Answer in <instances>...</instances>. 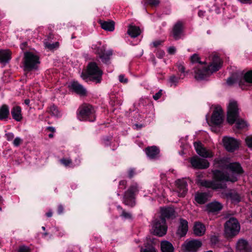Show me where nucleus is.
<instances>
[{
	"mask_svg": "<svg viewBox=\"0 0 252 252\" xmlns=\"http://www.w3.org/2000/svg\"><path fill=\"white\" fill-rule=\"evenodd\" d=\"M216 167H220L222 171H213V180L212 181L200 179V175L197 176L196 183L198 185L212 189H217L226 188V182H234L237 180V175L243 172L242 168L239 163H231L229 158H222L215 160Z\"/></svg>",
	"mask_w": 252,
	"mask_h": 252,
	"instance_id": "f257e3e1",
	"label": "nucleus"
},
{
	"mask_svg": "<svg viewBox=\"0 0 252 252\" xmlns=\"http://www.w3.org/2000/svg\"><path fill=\"white\" fill-rule=\"evenodd\" d=\"M199 55L194 54L190 57L192 63L198 64L194 69V77L197 80L206 79L214 72L219 70L222 65V61L217 56H212L209 63L206 61L201 62Z\"/></svg>",
	"mask_w": 252,
	"mask_h": 252,
	"instance_id": "f03ea898",
	"label": "nucleus"
},
{
	"mask_svg": "<svg viewBox=\"0 0 252 252\" xmlns=\"http://www.w3.org/2000/svg\"><path fill=\"white\" fill-rule=\"evenodd\" d=\"M102 73V71L97 64L95 63L91 62L88 65L87 74L82 73L81 77L86 81L91 80L97 83L101 82Z\"/></svg>",
	"mask_w": 252,
	"mask_h": 252,
	"instance_id": "7ed1b4c3",
	"label": "nucleus"
},
{
	"mask_svg": "<svg viewBox=\"0 0 252 252\" xmlns=\"http://www.w3.org/2000/svg\"><path fill=\"white\" fill-rule=\"evenodd\" d=\"M245 83H252V71H250L243 75L241 72H238L233 74L227 80L228 85L238 84L243 89Z\"/></svg>",
	"mask_w": 252,
	"mask_h": 252,
	"instance_id": "20e7f679",
	"label": "nucleus"
},
{
	"mask_svg": "<svg viewBox=\"0 0 252 252\" xmlns=\"http://www.w3.org/2000/svg\"><path fill=\"white\" fill-rule=\"evenodd\" d=\"M40 63L38 56L32 52H26L24 54V68L26 71H31L37 68Z\"/></svg>",
	"mask_w": 252,
	"mask_h": 252,
	"instance_id": "39448f33",
	"label": "nucleus"
},
{
	"mask_svg": "<svg viewBox=\"0 0 252 252\" xmlns=\"http://www.w3.org/2000/svg\"><path fill=\"white\" fill-rule=\"evenodd\" d=\"M240 226L237 219L230 218L224 224V235L227 238H232L237 235L240 231Z\"/></svg>",
	"mask_w": 252,
	"mask_h": 252,
	"instance_id": "423d86ee",
	"label": "nucleus"
},
{
	"mask_svg": "<svg viewBox=\"0 0 252 252\" xmlns=\"http://www.w3.org/2000/svg\"><path fill=\"white\" fill-rule=\"evenodd\" d=\"M94 110L93 107L88 104H85L78 109V119L80 121L94 122L95 120Z\"/></svg>",
	"mask_w": 252,
	"mask_h": 252,
	"instance_id": "0eeeda50",
	"label": "nucleus"
},
{
	"mask_svg": "<svg viewBox=\"0 0 252 252\" xmlns=\"http://www.w3.org/2000/svg\"><path fill=\"white\" fill-rule=\"evenodd\" d=\"M239 108L238 103L234 100H230L227 106V121L233 124L239 117Z\"/></svg>",
	"mask_w": 252,
	"mask_h": 252,
	"instance_id": "6e6552de",
	"label": "nucleus"
},
{
	"mask_svg": "<svg viewBox=\"0 0 252 252\" xmlns=\"http://www.w3.org/2000/svg\"><path fill=\"white\" fill-rule=\"evenodd\" d=\"M92 49L99 55L102 62L107 63L112 55L111 50L106 51L105 47L100 43L97 42L92 45Z\"/></svg>",
	"mask_w": 252,
	"mask_h": 252,
	"instance_id": "1a4fd4ad",
	"label": "nucleus"
},
{
	"mask_svg": "<svg viewBox=\"0 0 252 252\" xmlns=\"http://www.w3.org/2000/svg\"><path fill=\"white\" fill-rule=\"evenodd\" d=\"M152 231L155 235L158 236H162L165 235L167 231L165 219L160 218L156 220L152 224Z\"/></svg>",
	"mask_w": 252,
	"mask_h": 252,
	"instance_id": "9d476101",
	"label": "nucleus"
},
{
	"mask_svg": "<svg viewBox=\"0 0 252 252\" xmlns=\"http://www.w3.org/2000/svg\"><path fill=\"white\" fill-rule=\"evenodd\" d=\"M138 191V187L137 184H133L124 195V202L126 205L133 206L134 205V196Z\"/></svg>",
	"mask_w": 252,
	"mask_h": 252,
	"instance_id": "9b49d317",
	"label": "nucleus"
},
{
	"mask_svg": "<svg viewBox=\"0 0 252 252\" xmlns=\"http://www.w3.org/2000/svg\"><path fill=\"white\" fill-rule=\"evenodd\" d=\"M223 116L221 107L220 105L216 106L212 115L211 123L216 125L221 124L223 120Z\"/></svg>",
	"mask_w": 252,
	"mask_h": 252,
	"instance_id": "f8f14e48",
	"label": "nucleus"
},
{
	"mask_svg": "<svg viewBox=\"0 0 252 252\" xmlns=\"http://www.w3.org/2000/svg\"><path fill=\"white\" fill-rule=\"evenodd\" d=\"M222 142L223 146L226 150L229 152H233L238 148L239 146V142L230 137L225 136L223 138Z\"/></svg>",
	"mask_w": 252,
	"mask_h": 252,
	"instance_id": "ddd939ff",
	"label": "nucleus"
},
{
	"mask_svg": "<svg viewBox=\"0 0 252 252\" xmlns=\"http://www.w3.org/2000/svg\"><path fill=\"white\" fill-rule=\"evenodd\" d=\"M176 192L179 197H184L187 193V183L184 179H179L175 182Z\"/></svg>",
	"mask_w": 252,
	"mask_h": 252,
	"instance_id": "4468645a",
	"label": "nucleus"
},
{
	"mask_svg": "<svg viewBox=\"0 0 252 252\" xmlns=\"http://www.w3.org/2000/svg\"><path fill=\"white\" fill-rule=\"evenodd\" d=\"M194 146L196 153L201 157L207 158L212 157V152L208 149H206L199 142L194 143Z\"/></svg>",
	"mask_w": 252,
	"mask_h": 252,
	"instance_id": "2eb2a0df",
	"label": "nucleus"
},
{
	"mask_svg": "<svg viewBox=\"0 0 252 252\" xmlns=\"http://www.w3.org/2000/svg\"><path fill=\"white\" fill-rule=\"evenodd\" d=\"M190 162L194 168L205 169L209 166V163L207 160L200 158L197 156L191 158Z\"/></svg>",
	"mask_w": 252,
	"mask_h": 252,
	"instance_id": "dca6fc26",
	"label": "nucleus"
},
{
	"mask_svg": "<svg viewBox=\"0 0 252 252\" xmlns=\"http://www.w3.org/2000/svg\"><path fill=\"white\" fill-rule=\"evenodd\" d=\"M202 245L201 241L197 240H192L190 241H186L183 245L184 250L190 252H194L196 251Z\"/></svg>",
	"mask_w": 252,
	"mask_h": 252,
	"instance_id": "f3484780",
	"label": "nucleus"
},
{
	"mask_svg": "<svg viewBox=\"0 0 252 252\" xmlns=\"http://www.w3.org/2000/svg\"><path fill=\"white\" fill-rule=\"evenodd\" d=\"M236 249L239 252H252L251 245L246 240L239 239L236 244Z\"/></svg>",
	"mask_w": 252,
	"mask_h": 252,
	"instance_id": "a211bd4d",
	"label": "nucleus"
},
{
	"mask_svg": "<svg viewBox=\"0 0 252 252\" xmlns=\"http://www.w3.org/2000/svg\"><path fill=\"white\" fill-rule=\"evenodd\" d=\"M172 35L176 40L183 36V23L182 22L179 21L174 25L172 30Z\"/></svg>",
	"mask_w": 252,
	"mask_h": 252,
	"instance_id": "6ab92c4d",
	"label": "nucleus"
},
{
	"mask_svg": "<svg viewBox=\"0 0 252 252\" xmlns=\"http://www.w3.org/2000/svg\"><path fill=\"white\" fill-rule=\"evenodd\" d=\"M68 87L70 89L80 95H85L87 94L86 90L77 82L73 81L71 82Z\"/></svg>",
	"mask_w": 252,
	"mask_h": 252,
	"instance_id": "aec40b11",
	"label": "nucleus"
},
{
	"mask_svg": "<svg viewBox=\"0 0 252 252\" xmlns=\"http://www.w3.org/2000/svg\"><path fill=\"white\" fill-rule=\"evenodd\" d=\"M145 153L149 158L156 159L159 157V150L157 147L153 146L147 147L145 149Z\"/></svg>",
	"mask_w": 252,
	"mask_h": 252,
	"instance_id": "412c9836",
	"label": "nucleus"
},
{
	"mask_svg": "<svg viewBox=\"0 0 252 252\" xmlns=\"http://www.w3.org/2000/svg\"><path fill=\"white\" fill-rule=\"evenodd\" d=\"M222 208V204L217 201H213L206 205V209L209 212H217L221 210Z\"/></svg>",
	"mask_w": 252,
	"mask_h": 252,
	"instance_id": "4be33fe9",
	"label": "nucleus"
},
{
	"mask_svg": "<svg viewBox=\"0 0 252 252\" xmlns=\"http://www.w3.org/2000/svg\"><path fill=\"white\" fill-rule=\"evenodd\" d=\"M188 230V222L183 219H181L180 224L177 232L178 235L181 237L184 236Z\"/></svg>",
	"mask_w": 252,
	"mask_h": 252,
	"instance_id": "5701e85b",
	"label": "nucleus"
},
{
	"mask_svg": "<svg viewBox=\"0 0 252 252\" xmlns=\"http://www.w3.org/2000/svg\"><path fill=\"white\" fill-rule=\"evenodd\" d=\"M222 195L226 199L230 200L233 203H237L241 200V197L235 191H230L223 193Z\"/></svg>",
	"mask_w": 252,
	"mask_h": 252,
	"instance_id": "b1692460",
	"label": "nucleus"
},
{
	"mask_svg": "<svg viewBox=\"0 0 252 252\" xmlns=\"http://www.w3.org/2000/svg\"><path fill=\"white\" fill-rule=\"evenodd\" d=\"M206 231L205 226L200 222H196L193 227L194 233L198 236H202Z\"/></svg>",
	"mask_w": 252,
	"mask_h": 252,
	"instance_id": "393cba45",
	"label": "nucleus"
},
{
	"mask_svg": "<svg viewBox=\"0 0 252 252\" xmlns=\"http://www.w3.org/2000/svg\"><path fill=\"white\" fill-rule=\"evenodd\" d=\"M211 195L206 193L197 192L195 194V201L200 204H204L208 199Z\"/></svg>",
	"mask_w": 252,
	"mask_h": 252,
	"instance_id": "a878e982",
	"label": "nucleus"
},
{
	"mask_svg": "<svg viewBox=\"0 0 252 252\" xmlns=\"http://www.w3.org/2000/svg\"><path fill=\"white\" fill-rule=\"evenodd\" d=\"M12 118L16 121L20 122L22 119L21 108L20 106H15L11 111Z\"/></svg>",
	"mask_w": 252,
	"mask_h": 252,
	"instance_id": "bb28decb",
	"label": "nucleus"
},
{
	"mask_svg": "<svg viewBox=\"0 0 252 252\" xmlns=\"http://www.w3.org/2000/svg\"><path fill=\"white\" fill-rule=\"evenodd\" d=\"M161 218H172L174 216L175 210L172 207H165L161 208Z\"/></svg>",
	"mask_w": 252,
	"mask_h": 252,
	"instance_id": "cd10ccee",
	"label": "nucleus"
},
{
	"mask_svg": "<svg viewBox=\"0 0 252 252\" xmlns=\"http://www.w3.org/2000/svg\"><path fill=\"white\" fill-rule=\"evenodd\" d=\"M11 52L8 50H0V63H7L11 59Z\"/></svg>",
	"mask_w": 252,
	"mask_h": 252,
	"instance_id": "c85d7f7f",
	"label": "nucleus"
},
{
	"mask_svg": "<svg viewBox=\"0 0 252 252\" xmlns=\"http://www.w3.org/2000/svg\"><path fill=\"white\" fill-rule=\"evenodd\" d=\"M160 249L162 252H174L172 244L167 241H162L160 243Z\"/></svg>",
	"mask_w": 252,
	"mask_h": 252,
	"instance_id": "c756f323",
	"label": "nucleus"
},
{
	"mask_svg": "<svg viewBox=\"0 0 252 252\" xmlns=\"http://www.w3.org/2000/svg\"><path fill=\"white\" fill-rule=\"evenodd\" d=\"M141 30L138 27L130 25L128 26L127 33L131 37L134 38L140 35L141 33Z\"/></svg>",
	"mask_w": 252,
	"mask_h": 252,
	"instance_id": "7c9ffc66",
	"label": "nucleus"
},
{
	"mask_svg": "<svg viewBox=\"0 0 252 252\" xmlns=\"http://www.w3.org/2000/svg\"><path fill=\"white\" fill-rule=\"evenodd\" d=\"M102 29L105 31L113 32L115 29V23L113 21H100Z\"/></svg>",
	"mask_w": 252,
	"mask_h": 252,
	"instance_id": "2f4dec72",
	"label": "nucleus"
},
{
	"mask_svg": "<svg viewBox=\"0 0 252 252\" xmlns=\"http://www.w3.org/2000/svg\"><path fill=\"white\" fill-rule=\"evenodd\" d=\"M9 113L8 107L6 105H3L0 108V120H2L8 117Z\"/></svg>",
	"mask_w": 252,
	"mask_h": 252,
	"instance_id": "473e14b6",
	"label": "nucleus"
},
{
	"mask_svg": "<svg viewBox=\"0 0 252 252\" xmlns=\"http://www.w3.org/2000/svg\"><path fill=\"white\" fill-rule=\"evenodd\" d=\"M61 163L63 164L65 167H74L76 165H78L80 163V161L79 160L78 163L76 164H74L71 159L69 158H63L60 160Z\"/></svg>",
	"mask_w": 252,
	"mask_h": 252,
	"instance_id": "72a5a7b5",
	"label": "nucleus"
},
{
	"mask_svg": "<svg viewBox=\"0 0 252 252\" xmlns=\"http://www.w3.org/2000/svg\"><path fill=\"white\" fill-rule=\"evenodd\" d=\"M236 122V126L239 129H243L248 126L247 123L243 119H239L238 118L235 121Z\"/></svg>",
	"mask_w": 252,
	"mask_h": 252,
	"instance_id": "f704fd0d",
	"label": "nucleus"
},
{
	"mask_svg": "<svg viewBox=\"0 0 252 252\" xmlns=\"http://www.w3.org/2000/svg\"><path fill=\"white\" fill-rule=\"evenodd\" d=\"M180 78H181L180 77ZM179 78L176 77L174 75L171 76L169 79V83L171 87H176L179 82Z\"/></svg>",
	"mask_w": 252,
	"mask_h": 252,
	"instance_id": "c9c22d12",
	"label": "nucleus"
},
{
	"mask_svg": "<svg viewBox=\"0 0 252 252\" xmlns=\"http://www.w3.org/2000/svg\"><path fill=\"white\" fill-rule=\"evenodd\" d=\"M117 208L119 210H120L122 212L121 214V217H122L125 219H131L132 216L130 213H129V212H126V211L123 210L122 208L120 206H118L117 207Z\"/></svg>",
	"mask_w": 252,
	"mask_h": 252,
	"instance_id": "e433bc0d",
	"label": "nucleus"
},
{
	"mask_svg": "<svg viewBox=\"0 0 252 252\" xmlns=\"http://www.w3.org/2000/svg\"><path fill=\"white\" fill-rule=\"evenodd\" d=\"M178 69L179 72L181 73L180 75V78L182 79H183L186 74V73L185 72V68L184 66V65L181 63H179L177 64Z\"/></svg>",
	"mask_w": 252,
	"mask_h": 252,
	"instance_id": "4c0bfd02",
	"label": "nucleus"
},
{
	"mask_svg": "<svg viewBox=\"0 0 252 252\" xmlns=\"http://www.w3.org/2000/svg\"><path fill=\"white\" fill-rule=\"evenodd\" d=\"M50 111L54 116L58 117L60 115L57 108L55 106L51 107Z\"/></svg>",
	"mask_w": 252,
	"mask_h": 252,
	"instance_id": "58836bf2",
	"label": "nucleus"
},
{
	"mask_svg": "<svg viewBox=\"0 0 252 252\" xmlns=\"http://www.w3.org/2000/svg\"><path fill=\"white\" fill-rule=\"evenodd\" d=\"M23 142V140L19 137H16L13 141V144L15 147H18Z\"/></svg>",
	"mask_w": 252,
	"mask_h": 252,
	"instance_id": "ea45409f",
	"label": "nucleus"
},
{
	"mask_svg": "<svg viewBox=\"0 0 252 252\" xmlns=\"http://www.w3.org/2000/svg\"><path fill=\"white\" fill-rule=\"evenodd\" d=\"M18 252H31L30 248L25 245L21 246L19 247Z\"/></svg>",
	"mask_w": 252,
	"mask_h": 252,
	"instance_id": "a19ab883",
	"label": "nucleus"
},
{
	"mask_svg": "<svg viewBox=\"0 0 252 252\" xmlns=\"http://www.w3.org/2000/svg\"><path fill=\"white\" fill-rule=\"evenodd\" d=\"M245 142L247 145L252 149V136H248L245 139Z\"/></svg>",
	"mask_w": 252,
	"mask_h": 252,
	"instance_id": "79ce46f5",
	"label": "nucleus"
},
{
	"mask_svg": "<svg viewBox=\"0 0 252 252\" xmlns=\"http://www.w3.org/2000/svg\"><path fill=\"white\" fill-rule=\"evenodd\" d=\"M140 252H156V251L153 247L149 246L145 249L142 248Z\"/></svg>",
	"mask_w": 252,
	"mask_h": 252,
	"instance_id": "37998d69",
	"label": "nucleus"
},
{
	"mask_svg": "<svg viewBox=\"0 0 252 252\" xmlns=\"http://www.w3.org/2000/svg\"><path fill=\"white\" fill-rule=\"evenodd\" d=\"M155 193L157 196H163L164 194L161 190V189H160L159 188H158L157 189H153V192L151 193Z\"/></svg>",
	"mask_w": 252,
	"mask_h": 252,
	"instance_id": "c03bdc74",
	"label": "nucleus"
},
{
	"mask_svg": "<svg viewBox=\"0 0 252 252\" xmlns=\"http://www.w3.org/2000/svg\"><path fill=\"white\" fill-rule=\"evenodd\" d=\"M5 137L7 140H8V141H10L13 139L14 137V135L12 132H9L5 134Z\"/></svg>",
	"mask_w": 252,
	"mask_h": 252,
	"instance_id": "a18cd8bd",
	"label": "nucleus"
},
{
	"mask_svg": "<svg viewBox=\"0 0 252 252\" xmlns=\"http://www.w3.org/2000/svg\"><path fill=\"white\" fill-rule=\"evenodd\" d=\"M146 2L152 6H156L159 3L158 0H147Z\"/></svg>",
	"mask_w": 252,
	"mask_h": 252,
	"instance_id": "49530a36",
	"label": "nucleus"
},
{
	"mask_svg": "<svg viewBox=\"0 0 252 252\" xmlns=\"http://www.w3.org/2000/svg\"><path fill=\"white\" fill-rule=\"evenodd\" d=\"M119 80L120 82L123 83H126L128 82V80L124 75H120L119 76Z\"/></svg>",
	"mask_w": 252,
	"mask_h": 252,
	"instance_id": "de8ad7c7",
	"label": "nucleus"
},
{
	"mask_svg": "<svg viewBox=\"0 0 252 252\" xmlns=\"http://www.w3.org/2000/svg\"><path fill=\"white\" fill-rule=\"evenodd\" d=\"M162 90H160L157 93L153 95V98L156 100L158 99L162 95Z\"/></svg>",
	"mask_w": 252,
	"mask_h": 252,
	"instance_id": "09e8293b",
	"label": "nucleus"
},
{
	"mask_svg": "<svg viewBox=\"0 0 252 252\" xmlns=\"http://www.w3.org/2000/svg\"><path fill=\"white\" fill-rule=\"evenodd\" d=\"M45 47L49 48V49H54L55 48H56V47H57L58 46V43L57 42H56L55 44H47V43H45Z\"/></svg>",
	"mask_w": 252,
	"mask_h": 252,
	"instance_id": "8fccbe9b",
	"label": "nucleus"
},
{
	"mask_svg": "<svg viewBox=\"0 0 252 252\" xmlns=\"http://www.w3.org/2000/svg\"><path fill=\"white\" fill-rule=\"evenodd\" d=\"M176 49L175 47L171 46L168 49V52L170 54H174L175 53Z\"/></svg>",
	"mask_w": 252,
	"mask_h": 252,
	"instance_id": "3c124183",
	"label": "nucleus"
},
{
	"mask_svg": "<svg viewBox=\"0 0 252 252\" xmlns=\"http://www.w3.org/2000/svg\"><path fill=\"white\" fill-rule=\"evenodd\" d=\"M135 174V172L134 169H130L128 172V175L129 178H132Z\"/></svg>",
	"mask_w": 252,
	"mask_h": 252,
	"instance_id": "603ef678",
	"label": "nucleus"
},
{
	"mask_svg": "<svg viewBox=\"0 0 252 252\" xmlns=\"http://www.w3.org/2000/svg\"><path fill=\"white\" fill-rule=\"evenodd\" d=\"M63 211V208L62 205H59L58 207V212L59 214H61Z\"/></svg>",
	"mask_w": 252,
	"mask_h": 252,
	"instance_id": "864d4df0",
	"label": "nucleus"
},
{
	"mask_svg": "<svg viewBox=\"0 0 252 252\" xmlns=\"http://www.w3.org/2000/svg\"><path fill=\"white\" fill-rule=\"evenodd\" d=\"M161 43V41L160 40H157L153 42V44L154 47H157Z\"/></svg>",
	"mask_w": 252,
	"mask_h": 252,
	"instance_id": "5fc2aeb1",
	"label": "nucleus"
},
{
	"mask_svg": "<svg viewBox=\"0 0 252 252\" xmlns=\"http://www.w3.org/2000/svg\"><path fill=\"white\" fill-rule=\"evenodd\" d=\"M238 1L242 3H248L252 2V0H238Z\"/></svg>",
	"mask_w": 252,
	"mask_h": 252,
	"instance_id": "6e6d98bb",
	"label": "nucleus"
},
{
	"mask_svg": "<svg viewBox=\"0 0 252 252\" xmlns=\"http://www.w3.org/2000/svg\"><path fill=\"white\" fill-rule=\"evenodd\" d=\"M164 55V52L163 51H161L159 52V53L158 55V58H161L163 57Z\"/></svg>",
	"mask_w": 252,
	"mask_h": 252,
	"instance_id": "4d7b16f0",
	"label": "nucleus"
},
{
	"mask_svg": "<svg viewBox=\"0 0 252 252\" xmlns=\"http://www.w3.org/2000/svg\"><path fill=\"white\" fill-rule=\"evenodd\" d=\"M46 216L48 217H52V211H49L48 212H47L46 213Z\"/></svg>",
	"mask_w": 252,
	"mask_h": 252,
	"instance_id": "13d9d810",
	"label": "nucleus"
},
{
	"mask_svg": "<svg viewBox=\"0 0 252 252\" xmlns=\"http://www.w3.org/2000/svg\"><path fill=\"white\" fill-rule=\"evenodd\" d=\"M204 14V12L202 11H199L198 12V15L200 16V17H201V16H203Z\"/></svg>",
	"mask_w": 252,
	"mask_h": 252,
	"instance_id": "bf43d9fd",
	"label": "nucleus"
},
{
	"mask_svg": "<svg viewBox=\"0 0 252 252\" xmlns=\"http://www.w3.org/2000/svg\"><path fill=\"white\" fill-rule=\"evenodd\" d=\"M30 102V100H29V99H25V100L24 103H25V104H26L27 105H29Z\"/></svg>",
	"mask_w": 252,
	"mask_h": 252,
	"instance_id": "052dcab7",
	"label": "nucleus"
},
{
	"mask_svg": "<svg viewBox=\"0 0 252 252\" xmlns=\"http://www.w3.org/2000/svg\"><path fill=\"white\" fill-rule=\"evenodd\" d=\"M126 181H121L120 182V186L123 185V186H125V185H126Z\"/></svg>",
	"mask_w": 252,
	"mask_h": 252,
	"instance_id": "680f3d73",
	"label": "nucleus"
},
{
	"mask_svg": "<svg viewBox=\"0 0 252 252\" xmlns=\"http://www.w3.org/2000/svg\"><path fill=\"white\" fill-rule=\"evenodd\" d=\"M26 42H24L21 45V48L22 50L24 49V48L26 46Z\"/></svg>",
	"mask_w": 252,
	"mask_h": 252,
	"instance_id": "e2e57ef3",
	"label": "nucleus"
},
{
	"mask_svg": "<svg viewBox=\"0 0 252 252\" xmlns=\"http://www.w3.org/2000/svg\"><path fill=\"white\" fill-rule=\"evenodd\" d=\"M48 129H49L52 131H54L55 128L53 127H49Z\"/></svg>",
	"mask_w": 252,
	"mask_h": 252,
	"instance_id": "0e129e2a",
	"label": "nucleus"
},
{
	"mask_svg": "<svg viewBox=\"0 0 252 252\" xmlns=\"http://www.w3.org/2000/svg\"><path fill=\"white\" fill-rule=\"evenodd\" d=\"M2 202V197L0 196V204Z\"/></svg>",
	"mask_w": 252,
	"mask_h": 252,
	"instance_id": "69168bd1",
	"label": "nucleus"
},
{
	"mask_svg": "<svg viewBox=\"0 0 252 252\" xmlns=\"http://www.w3.org/2000/svg\"><path fill=\"white\" fill-rule=\"evenodd\" d=\"M49 136L50 137H52L53 136V135L52 134H50L49 135Z\"/></svg>",
	"mask_w": 252,
	"mask_h": 252,
	"instance_id": "338daca9",
	"label": "nucleus"
},
{
	"mask_svg": "<svg viewBox=\"0 0 252 252\" xmlns=\"http://www.w3.org/2000/svg\"><path fill=\"white\" fill-rule=\"evenodd\" d=\"M42 229L44 230L45 229V228L44 226H42Z\"/></svg>",
	"mask_w": 252,
	"mask_h": 252,
	"instance_id": "774afa93",
	"label": "nucleus"
}]
</instances>
